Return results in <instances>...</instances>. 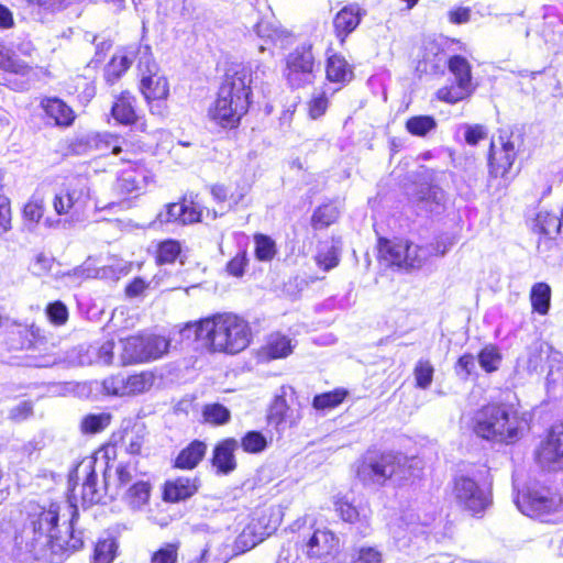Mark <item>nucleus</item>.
<instances>
[{
	"mask_svg": "<svg viewBox=\"0 0 563 563\" xmlns=\"http://www.w3.org/2000/svg\"><path fill=\"white\" fill-rule=\"evenodd\" d=\"M75 510L69 527L59 534V505L51 504L48 508L36 506L30 511L23 528L25 545L35 559L52 563L62 561L63 555L84 547L82 531L75 530Z\"/></svg>",
	"mask_w": 563,
	"mask_h": 563,
	"instance_id": "obj_1",
	"label": "nucleus"
},
{
	"mask_svg": "<svg viewBox=\"0 0 563 563\" xmlns=\"http://www.w3.org/2000/svg\"><path fill=\"white\" fill-rule=\"evenodd\" d=\"M530 415L515 404H488L477 409L471 419L473 432L487 441L511 444L529 430Z\"/></svg>",
	"mask_w": 563,
	"mask_h": 563,
	"instance_id": "obj_2",
	"label": "nucleus"
},
{
	"mask_svg": "<svg viewBox=\"0 0 563 563\" xmlns=\"http://www.w3.org/2000/svg\"><path fill=\"white\" fill-rule=\"evenodd\" d=\"M203 340L213 352L236 354L251 342V328L246 320L231 312L216 313L196 323L188 324L183 334Z\"/></svg>",
	"mask_w": 563,
	"mask_h": 563,
	"instance_id": "obj_3",
	"label": "nucleus"
},
{
	"mask_svg": "<svg viewBox=\"0 0 563 563\" xmlns=\"http://www.w3.org/2000/svg\"><path fill=\"white\" fill-rule=\"evenodd\" d=\"M251 73L246 68L235 71L222 84L214 104L209 109L212 121L223 128L235 126L250 107Z\"/></svg>",
	"mask_w": 563,
	"mask_h": 563,
	"instance_id": "obj_4",
	"label": "nucleus"
},
{
	"mask_svg": "<svg viewBox=\"0 0 563 563\" xmlns=\"http://www.w3.org/2000/svg\"><path fill=\"white\" fill-rule=\"evenodd\" d=\"M410 474L408 459L400 453H367L357 467V476L365 485H384L387 481L400 483Z\"/></svg>",
	"mask_w": 563,
	"mask_h": 563,
	"instance_id": "obj_5",
	"label": "nucleus"
},
{
	"mask_svg": "<svg viewBox=\"0 0 563 563\" xmlns=\"http://www.w3.org/2000/svg\"><path fill=\"white\" fill-rule=\"evenodd\" d=\"M497 142L500 145L499 147L494 141L489 146L488 186L493 187V181L500 179L497 187L506 188L515 178L511 169L522 144V135L520 132L503 129Z\"/></svg>",
	"mask_w": 563,
	"mask_h": 563,
	"instance_id": "obj_6",
	"label": "nucleus"
},
{
	"mask_svg": "<svg viewBox=\"0 0 563 563\" xmlns=\"http://www.w3.org/2000/svg\"><path fill=\"white\" fill-rule=\"evenodd\" d=\"M448 64L450 71L454 75L456 84L462 89L475 90L472 82L471 65L467 59L461 55H454L446 59V55L434 42L426 45L422 59L419 62V68L422 71L439 73Z\"/></svg>",
	"mask_w": 563,
	"mask_h": 563,
	"instance_id": "obj_7",
	"label": "nucleus"
},
{
	"mask_svg": "<svg viewBox=\"0 0 563 563\" xmlns=\"http://www.w3.org/2000/svg\"><path fill=\"white\" fill-rule=\"evenodd\" d=\"M515 504L523 515L544 521L560 509L562 498L547 486L531 484L517 494Z\"/></svg>",
	"mask_w": 563,
	"mask_h": 563,
	"instance_id": "obj_8",
	"label": "nucleus"
},
{
	"mask_svg": "<svg viewBox=\"0 0 563 563\" xmlns=\"http://www.w3.org/2000/svg\"><path fill=\"white\" fill-rule=\"evenodd\" d=\"M453 497L462 509L473 516L482 515L492 505L489 485L481 484L475 476L466 474L454 477Z\"/></svg>",
	"mask_w": 563,
	"mask_h": 563,
	"instance_id": "obj_9",
	"label": "nucleus"
},
{
	"mask_svg": "<svg viewBox=\"0 0 563 563\" xmlns=\"http://www.w3.org/2000/svg\"><path fill=\"white\" fill-rule=\"evenodd\" d=\"M378 252L388 266L404 269L420 268L430 255V251L405 240L379 239Z\"/></svg>",
	"mask_w": 563,
	"mask_h": 563,
	"instance_id": "obj_10",
	"label": "nucleus"
},
{
	"mask_svg": "<svg viewBox=\"0 0 563 563\" xmlns=\"http://www.w3.org/2000/svg\"><path fill=\"white\" fill-rule=\"evenodd\" d=\"M285 63L284 76L291 88H302L313 84L319 65L316 63L311 45L297 46L287 54Z\"/></svg>",
	"mask_w": 563,
	"mask_h": 563,
	"instance_id": "obj_11",
	"label": "nucleus"
},
{
	"mask_svg": "<svg viewBox=\"0 0 563 563\" xmlns=\"http://www.w3.org/2000/svg\"><path fill=\"white\" fill-rule=\"evenodd\" d=\"M121 344L120 358L123 365L159 358L169 347V341L166 338L155 334L130 336L122 340Z\"/></svg>",
	"mask_w": 563,
	"mask_h": 563,
	"instance_id": "obj_12",
	"label": "nucleus"
},
{
	"mask_svg": "<svg viewBox=\"0 0 563 563\" xmlns=\"http://www.w3.org/2000/svg\"><path fill=\"white\" fill-rule=\"evenodd\" d=\"M96 463V459L91 456L85 457L68 475V490L71 493L74 498L76 497V487L78 486L79 481H82L81 501L85 507L102 503L103 497L109 495V493H106L104 486L102 488L98 486L95 470Z\"/></svg>",
	"mask_w": 563,
	"mask_h": 563,
	"instance_id": "obj_13",
	"label": "nucleus"
},
{
	"mask_svg": "<svg viewBox=\"0 0 563 563\" xmlns=\"http://www.w3.org/2000/svg\"><path fill=\"white\" fill-rule=\"evenodd\" d=\"M134 60H137L140 73H152L156 68L150 45H130L120 54L114 55L107 65L104 76L107 81L113 82L125 73Z\"/></svg>",
	"mask_w": 563,
	"mask_h": 563,
	"instance_id": "obj_14",
	"label": "nucleus"
},
{
	"mask_svg": "<svg viewBox=\"0 0 563 563\" xmlns=\"http://www.w3.org/2000/svg\"><path fill=\"white\" fill-rule=\"evenodd\" d=\"M538 465L547 471H563V423L554 426L536 451Z\"/></svg>",
	"mask_w": 563,
	"mask_h": 563,
	"instance_id": "obj_15",
	"label": "nucleus"
},
{
	"mask_svg": "<svg viewBox=\"0 0 563 563\" xmlns=\"http://www.w3.org/2000/svg\"><path fill=\"white\" fill-rule=\"evenodd\" d=\"M144 473L137 470V461L134 459L128 462H120L115 467L114 483H111V475L108 473V467L103 473L104 489L109 493V497L114 499L119 494L120 489L126 486H131L137 479H143Z\"/></svg>",
	"mask_w": 563,
	"mask_h": 563,
	"instance_id": "obj_16",
	"label": "nucleus"
},
{
	"mask_svg": "<svg viewBox=\"0 0 563 563\" xmlns=\"http://www.w3.org/2000/svg\"><path fill=\"white\" fill-rule=\"evenodd\" d=\"M339 538L328 529H317L301 545V551L309 559L334 555L339 551Z\"/></svg>",
	"mask_w": 563,
	"mask_h": 563,
	"instance_id": "obj_17",
	"label": "nucleus"
},
{
	"mask_svg": "<svg viewBox=\"0 0 563 563\" xmlns=\"http://www.w3.org/2000/svg\"><path fill=\"white\" fill-rule=\"evenodd\" d=\"M113 340H107L102 343H93L89 345H79L74 353L76 354L74 362L80 366L103 364L110 365L113 361Z\"/></svg>",
	"mask_w": 563,
	"mask_h": 563,
	"instance_id": "obj_18",
	"label": "nucleus"
},
{
	"mask_svg": "<svg viewBox=\"0 0 563 563\" xmlns=\"http://www.w3.org/2000/svg\"><path fill=\"white\" fill-rule=\"evenodd\" d=\"M148 179L147 169L136 162L129 161V165L122 169L117 178L114 189L120 195H129L145 188Z\"/></svg>",
	"mask_w": 563,
	"mask_h": 563,
	"instance_id": "obj_19",
	"label": "nucleus"
},
{
	"mask_svg": "<svg viewBox=\"0 0 563 563\" xmlns=\"http://www.w3.org/2000/svg\"><path fill=\"white\" fill-rule=\"evenodd\" d=\"M539 33L547 44L553 47L563 46V16L556 8L552 5L542 8V22L539 25Z\"/></svg>",
	"mask_w": 563,
	"mask_h": 563,
	"instance_id": "obj_20",
	"label": "nucleus"
},
{
	"mask_svg": "<svg viewBox=\"0 0 563 563\" xmlns=\"http://www.w3.org/2000/svg\"><path fill=\"white\" fill-rule=\"evenodd\" d=\"M238 449L239 441L234 438L224 439L214 446L211 465L218 475H229L235 471L238 463L234 453Z\"/></svg>",
	"mask_w": 563,
	"mask_h": 563,
	"instance_id": "obj_21",
	"label": "nucleus"
},
{
	"mask_svg": "<svg viewBox=\"0 0 563 563\" xmlns=\"http://www.w3.org/2000/svg\"><path fill=\"white\" fill-rule=\"evenodd\" d=\"M275 530V525L262 526V519H252L235 539V548L240 552L249 551Z\"/></svg>",
	"mask_w": 563,
	"mask_h": 563,
	"instance_id": "obj_22",
	"label": "nucleus"
},
{
	"mask_svg": "<svg viewBox=\"0 0 563 563\" xmlns=\"http://www.w3.org/2000/svg\"><path fill=\"white\" fill-rule=\"evenodd\" d=\"M198 221H200V212L195 208H189L184 203H168L165 206V210L161 211L156 216L155 220L150 223V227L157 228L172 222H181L186 224Z\"/></svg>",
	"mask_w": 563,
	"mask_h": 563,
	"instance_id": "obj_23",
	"label": "nucleus"
},
{
	"mask_svg": "<svg viewBox=\"0 0 563 563\" xmlns=\"http://www.w3.org/2000/svg\"><path fill=\"white\" fill-rule=\"evenodd\" d=\"M334 509L343 521L356 525L358 533L362 537H365L369 533V518L365 509L356 508L345 498H338L334 501Z\"/></svg>",
	"mask_w": 563,
	"mask_h": 563,
	"instance_id": "obj_24",
	"label": "nucleus"
},
{
	"mask_svg": "<svg viewBox=\"0 0 563 563\" xmlns=\"http://www.w3.org/2000/svg\"><path fill=\"white\" fill-rule=\"evenodd\" d=\"M201 482L198 477H178L174 481L166 482L164 487V500L178 503L194 496Z\"/></svg>",
	"mask_w": 563,
	"mask_h": 563,
	"instance_id": "obj_25",
	"label": "nucleus"
},
{
	"mask_svg": "<svg viewBox=\"0 0 563 563\" xmlns=\"http://www.w3.org/2000/svg\"><path fill=\"white\" fill-rule=\"evenodd\" d=\"M158 66L152 73L142 71L141 92L148 101H164L169 92L167 79L157 75Z\"/></svg>",
	"mask_w": 563,
	"mask_h": 563,
	"instance_id": "obj_26",
	"label": "nucleus"
},
{
	"mask_svg": "<svg viewBox=\"0 0 563 563\" xmlns=\"http://www.w3.org/2000/svg\"><path fill=\"white\" fill-rule=\"evenodd\" d=\"M361 20L362 13L356 5H346L335 14L333 26L341 43L358 26Z\"/></svg>",
	"mask_w": 563,
	"mask_h": 563,
	"instance_id": "obj_27",
	"label": "nucleus"
},
{
	"mask_svg": "<svg viewBox=\"0 0 563 563\" xmlns=\"http://www.w3.org/2000/svg\"><path fill=\"white\" fill-rule=\"evenodd\" d=\"M207 452V444L200 440H194L183 449L175 460V467L192 470L203 459Z\"/></svg>",
	"mask_w": 563,
	"mask_h": 563,
	"instance_id": "obj_28",
	"label": "nucleus"
},
{
	"mask_svg": "<svg viewBox=\"0 0 563 563\" xmlns=\"http://www.w3.org/2000/svg\"><path fill=\"white\" fill-rule=\"evenodd\" d=\"M563 229L562 214L540 210L534 219L533 230L549 239H554Z\"/></svg>",
	"mask_w": 563,
	"mask_h": 563,
	"instance_id": "obj_29",
	"label": "nucleus"
},
{
	"mask_svg": "<svg viewBox=\"0 0 563 563\" xmlns=\"http://www.w3.org/2000/svg\"><path fill=\"white\" fill-rule=\"evenodd\" d=\"M325 74L329 81L338 84H346L353 78L351 65L339 54H333L328 57Z\"/></svg>",
	"mask_w": 563,
	"mask_h": 563,
	"instance_id": "obj_30",
	"label": "nucleus"
},
{
	"mask_svg": "<svg viewBox=\"0 0 563 563\" xmlns=\"http://www.w3.org/2000/svg\"><path fill=\"white\" fill-rule=\"evenodd\" d=\"M42 107L46 115L53 119L56 125L68 126L75 119L71 108L58 98H47L43 100Z\"/></svg>",
	"mask_w": 563,
	"mask_h": 563,
	"instance_id": "obj_31",
	"label": "nucleus"
},
{
	"mask_svg": "<svg viewBox=\"0 0 563 563\" xmlns=\"http://www.w3.org/2000/svg\"><path fill=\"white\" fill-rule=\"evenodd\" d=\"M152 486L147 479H137L123 494V499L128 506L139 510L147 505L151 496Z\"/></svg>",
	"mask_w": 563,
	"mask_h": 563,
	"instance_id": "obj_32",
	"label": "nucleus"
},
{
	"mask_svg": "<svg viewBox=\"0 0 563 563\" xmlns=\"http://www.w3.org/2000/svg\"><path fill=\"white\" fill-rule=\"evenodd\" d=\"M135 98L130 92H122L114 101L111 113L121 124L130 125L136 121Z\"/></svg>",
	"mask_w": 563,
	"mask_h": 563,
	"instance_id": "obj_33",
	"label": "nucleus"
},
{
	"mask_svg": "<svg viewBox=\"0 0 563 563\" xmlns=\"http://www.w3.org/2000/svg\"><path fill=\"white\" fill-rule=\"evenodd\" d=\"M268 421L274 424L277 429H286L296 423V419L292 416V411L288 407L286 399L283 396H277L269 410Z\"/></svg>",
	"mask_w": 563,
	"mask_h": 563,
	"instance_id": "obj_34",
	"label": "nucleus"
},
{
	"mask_svg": "<svg viewBox=\"0 0 563 563\" xmlns=\"http://www.w3.org/2000/svg\"><path fill=\"white\" fill-rule=\"evenodd\" d=\"M77 208H84L90 199V183L86 176L73 177L65 190Z\"/></svg>",
	"mask_w": 563,
	"mask_h": 563,
	"instance_id": "obj_35",
	"label": "nucleus"
},
{
	"mask_svg": "<svg viewBox=\"0 0 563 563\" xmlns=\"http://www.w3.org/2000/svg\"><path fill=\"white\" fill-rule=\"evenodd\" d=\"M292 347L291 340L287 335L276 332L267 338L263 351L268 358H283L292 352Z\"/></svg>",
	"mask_w": 563,
	"mask_h": 563,
	"instance_id": "obj_36",
	"label": "nucleus"
},
{
	"mask_svg": "<svg viewBox=\"0 0 563 563\" xmlns=\"http://www.w3.org/2000/svg\"><path fill=\"white\" fill-rule=\"evenodd\" d=\"M530 302L533 311L541 316L547 314L551 302V287L543 282L536 283L530 290Z\"/></svg>",
	"mask_w": 563,
	"mask_h": 563,
	"instance_id": "obj_37",
	"label": "nucleus"
},
{
	"mask_svg": "<svg viewBox=\"0 0 563 563\" xmlns=\"http://www.w3.org/2000/svg\"><path fill=\"white\" fill-rule=\"evenodd\" d=\"M86 143L99 151L111 150L113 154H119L122 151L121 139L111 133L89 134L86 136Z\"/></svg>",
	"mask_w": 563,
	"mask_h": 563,
	"instance_id": "obj_38",
	"label": "nucleus"
},
{
	"mask_svg": "<svg viewBox=\"0 0 563 563\" xmlns=\"http://www.w3.org/2000/svg\"><path fill=\"white\" fill-rule=\"evenodd\" d=\"M155 382V375L150 371L126 376L128 396L148 391Z\"/></svg>",
	"mask_w": 563,
	"mask_h": 563,
	"instance_id": "obj_39",
	"label": "nucleus"
},
{
	"mask_svg": "<svg viewBox=\"0 0 563 563\" xmlns=\"http://www.w3.org/2000/svg\"><path fill=\"white\" fill-rule=\"evenodd\" d=\"M317 265L328 272L339 264V250L330 242L320 243L316 255Z\"/></svg>",
	"mask_w": 563,
	"mask_h": 563,
	"instance_id": "obj_40",
	"label": "nucleus"
},
{
	"mask_svg": "<svg viewBox=\"0 0 563 563\" xmlns=\"http://www.w3.org/2000/svg\"><path fill=\"white\" fill-rule=\"evenodd\" d=\"M443 199L444 192L439 187L423 186L417 194V201L423 203L430 212L437 211Z\"/></svg>",
	"mask_w": 563,
	"mask_h": 563,
	"instance_id": "obj_41",
	"label": "nucleus"
},
{
	"mask_svg": "<svg viewBox=\"0 0 563 563\" xmlns=\"http://www.w3.org/2000/svg\"><path fill=\"white\" fill-rule=\"evenodd\" d=\"M437 121L431 115H415L407 120L406 129L415 136H426L429 132L435 130Z\"/></svg>",
	"mask_w": 563,
	"mask_h": 563,
	"instance_id": "obj_42",
	"label": "nucleus"
},
{
	"mask_svg": "<svg viewBox=\"0 0 563 563\" xmlns=\"http://www.w3.org/2000/svg\"><path fill=\"white\" fill-rule=\"evenodd\" d=\"M202 417L207 423L222 426L230 421L231 412L221 404H208L202 409Z\"/></svg>",
	"mask_w": 563,
	"mask_h": 563,
	"instance_id": "obj_43",
	"label": "nucleus"
},
{
	"mask_svg": "<svg viewBox=\"0 0 563 563\" xmlns=\"http://www.w3.org/2000/svg\"><path fill=\"white\" fill-rule=\"evenodd\" d=\"M244 452L251 454H258L266 450L268 445L267 438L260 431H249L239 443Z\"/></svg>",
	"mask_w": 563,
	"mask_h": 563,
	"instance_id": "obj_44",
	"label": "nucleus"
},
{
	"mask_svg": "<svg viewBox=\"0 0 563 563\" xmlns=\"http://www.w3.org/2000/svg\"><path fill=\"white\" fill-rule=\"evenodd\" d=\"M339 209L333 203H325L319 207L312 216L314 229H322L332 224L339 217Z\"/></svg>",
	"mask_w": 563,
	"mask_h": 563,
	"instance_id": "obj_45",
	"label": "nucleus"
},
{
	"mask_svg": "<svg viewBox=\"0 0 563 563\" xmlns=\"http://www.w3.org/2000/svg\"><path fill=\"white\" fill-rule=\"evenodd\" d=\"M501 354L494 345H486L478 354V364L487 373H493L499 368Z\"/></svg>",
	"mask_w": 563,
	"mask_h": 563,
	"instance_id": "obj_46",
	"label": "nucleus"
},
{
	"mask_svg": "<svg viewBox=\"0 0 563 563\" xmlns=\"http://www.w3.org/2000/svg\"><path fill=\"white\" fill-rule=\"evenodd\" d=\"M346 395L347 393L344 389H334L314 396L312 405L318 410L331 409L339 406Z\"/></svg>",
	"mask_w": 563,
	"mask_h": 563,
	"instance_id": "obj_47",
	"label": "nucleus"
},
{
	"mask_svg": "<svg viewBox=\"0 0 563 563\" xmlns=\"http://www.w3.org/2000/svg\"><path fill=\"white\" fill-rule=\"evenodd\" d=\"M117 542L114 539H104L96 544L93 553L95 563H112L117 553Z\"/></svg>",
	"mask_w": 563,
	"mask_h": 563,
	"instance_id": "obj_48",
	"label": "nucleus"
},
{
	"mask_svg": "<svg viewBox=\"0 0 563 563\" xmlns=\"http://www.w3.org/2000/svg\"><path fill=\"white\" fill-rule=\"evenodd\" d=\"M111 416L109 413H90L82 418L81 430L85 433H97L110 424Z\"/></svg>",
	"mask_w": 563,
	"mask_h": 563,
	"instance_id": "obj_49",
	"label": "nucleus"
},
{
	"mask_svg": "<svg viewBox=\"0 0 563 563\" xmlns=\"http://www.w3.org/2000/svg\"><path fill=\"white\" fill-rule=\"evenodd\" d=\"M434 367L428 360H419L415 366L413 375L417 387L427 389L433 380Z\"/></svg>",
	"mask_w": 563,
	"mask_h": 563,
	"instance_id": "obj_50",
	"label": "nucleus"
},
{
	"mask_svg": "<svg viewBox=\"0 0 563 563\" xmlns=\"http://www.w3.org/2000/svg\"><path fill=\"white\" fill-rule=\"evenodd\" d=\"M44 213V205L41 199L32 198L23 208V219L29 230H32L35 224L42 219Z\"/></svg>",
	"mask_w": 563,
	"mask_h": 563,
	"instance_id": "obj_51",
	"label": "nucleus"
},
{
	"mask_svg": "<svg viewBox=\"0 0 563 563\" xmlns=\"http://www.w3.org/2000/svg\"><path fill=\"white\" fill-rule=\"evenodd\" d=\"M102 388L107 395L119 397L128 396L126 376L122 374L111 375L103 379Z\"/></svg>",
	"mask_w": 563,
	"mask_h": 563,
	"instance_id": "obj_52",
	"label": "nucleus"
},
{
	"mask_svg": "<svg viewBox=\"0 0 563 563\" xmlns=\"http://www.w3.org/2000/svg\"><path fill=\"white\" fill-rule=\"evenodd\" d=\"M180 253V244L174 240H167L159 244L156 260L158 264H170Z\"/></svg>",
	"mask_w": 563,
	"mask_h": 563,
	"instance_id": "obj_53",
	"label": "nucleus"
},
{
	"mask_svg": "<svg viewBox=\"0 0 563 563\" xmlns=\"http://www.w3.org/2000/svg\"><path fill=\"white\" fill-rule=\"evenodd\" d=\"M276 253L275 242L267 235H255V256L260 261H271Z\"/></svg>",
	"mask_w": 563,
	"mask_h": 563,
	"instance_id": "obj_54",
	"label": "nucleus"
},
{
	"mask_svg": "<svg viewBox=\"0 0 563 563\" xmlns=\"http://www.w3.org/2000/svg\"><path fill=\"white\" fill-rule=\"evenodd\" d=\"M547 380L549 385L563 387V356L559 352L550 356Z\"/></svg>",
	"mask_w": 563,
	"mask_h": 563,
	"instance_id": "obj_55",
	"label": "nucleus"
},
{
	"mask_svg": "<svg viewBox=\"0 0 563 563\" xmlns=\"http://www.w3.org/2000/svg\"><path fill=\"white\" fill-rule=\"evenodd\" d=\"M473 91L468 89H462L459 85L456 87L449 86L442 87L437 91V97L439 100L448 102V103H456L468 96H471Z\"/></svg>",
	"mask_w": 563,
	"mask_h": 563,
	"instance_id": "obj_56",
	"label": "nucleus"
},
{
	"mask_svg": "<svg viewBox=\"0 0 563 563\" xmlns=\"http://www.w3.org/2000/svg\"><path fill=\"white\" fill-rule=\"evenodd\" d=\"M178 543H167L151 558V563H176L178 559Z\"/></svg>",
	"mask_w": 563,
	"mask_h": 563,
	"instance_id": "obj_57",
	"label": "nucleus"
},
{
	"mask_svg": "<svg viewBox=\"0 0 563 563\" xmlns=\"http://www.w3.org/2000/svg\"><path fill=\"white\" fill-rule=\"evenodd\" d=\"M329 106L328 97L325 92H319L312 96L311 100L308 102V113L309 117L313 120L322 117Z\"/></svg>",
	"mask_w": 563,
	"mask_h": 563,
	"instance_id": "obj_58",
	"label": "nucleus"
},
{
	"mask_svg": "<svg viewBox=\"0 0 563 563\" xmlns=\"http://www.w3.org/2000/svg\"><path fill=\"white\" fill-rule=\"evenodd\" d=\"M42 13H55L66 8L67 0H24Z\"/></svg>",
	"mask_w": 563,
	"mask_h": 563,
	"instance_id": "obj_59",
	"label": "nucleus"
},
{
	"mask_svg": "<svg viewBox=\"0 0 563 563\" xmlns=\"http://www.w3.org/2000/svg\"><path fill=\"white\" fill-rule=\"evenodd\" d=\"M46 314L52 323L62 325L68 319V309L62 301H55L46 307Z\"/></svg>",
	"mask_w": 563,
	"mask_h": 563,
	"instance_id": "obj_60",
	"label": "nucleus"
},
{
	"mask_svg": "<svg viewBox=\"0 0 563 563\" xmlns=\"http://www.w3.org/2000/svg\"><path fill=\"white\" fill-rule=\"evenodd\" d=\"M455 373L462 379H467L476 371L475 357L472 354L462 355L455 364Z\"/></svg>",
	"mask_w": 563,
	"mask_h": 563,
	"instance_id": "obj_61",
	"label": "nucleus"
},
{
	"mask_svg": "<svg viewBox=\"0 0 563 563\" xmlns=\"http://www.w3.org/2000/svg\"><path fill=\"white\" fill-rule=\"evenodd\" d=\"M488 131L486 126L482 124H465L464 126V139L468 145H476L479 141L487 139Z\"/></svg>",
	"mask_w": 563,
	"mask_h": 563,
	"instance_id": "obj_62",
	"label": "nucleus"
},
{
	"mask_svg": "<svg viewBox=\"0 0 563 563\" xmlns=\"http://www.w3.org/2000/svg\"><path fill=\"white\" fill-rule=\"evenodd\" d=\"M357 563H382L383 554L376 548L362 547L358 549L355 558Z\"/></svg>",
	"mask_w": 563,
	"mask_h": 563,
	"instance_id": "obj_63",
	"label": "nucleus"
},
{
	"mask_svg": "<svg viewBox=\"0 0 563 563\" xmlns=\"http://www.w3.org/2000/svg\"><path fill=\"white\" fill-rule=\"evenodd\" d=\"M298 552L299 547L297 543H288L287 545L282 548L276 563H303L300 560Z\"/></svg>",
	"mask_w": 563,
	"mask_h": 563,
	"instance_id": "obj_64",
	"label": "nucleus"
}]
</instances>
